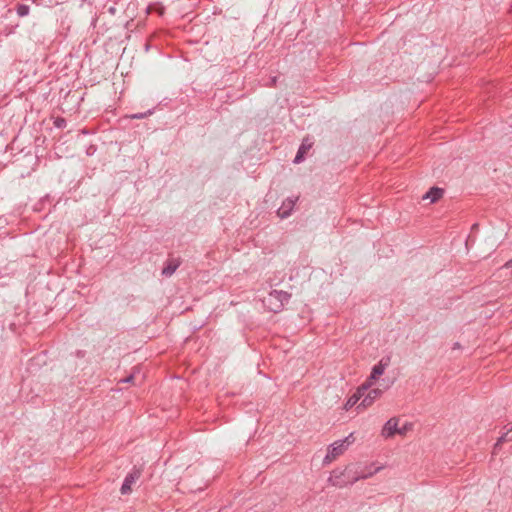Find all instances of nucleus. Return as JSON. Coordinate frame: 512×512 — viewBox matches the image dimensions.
Instances as JSON below:
<instances>
[{"mask_svg":"<svg viewBox=\"0 0 512 512\" xmlns=\"http://www.w3.org/2000/svg\"><path fill=\"white\" fill-rule=\"evenodd\" d=\"M291 294L283 290H272L262 300L263 305L267 310L273 313H279L283 310L284 306L289 302Z\"/></svg>","mask_w":512,"mask_h":512,"instance_id":"f257e3e1","label":"nucleus"},{"mask_svg":"<svg viewBox=\"0 0 512 512\" xmlns=\"http://www.w3.org/2000/svg\"><path fill=\"white\" fill-rule=\"evenodd\" d=\"M354 442L353 433H350L344 439L337 440L329 445L326 456L323 459V464L328 465L338 456L342 455L347 448Z\"/></svg>","mask_w":512,"mask_h":512,"instance_id":"f03ea898","label":"nucleus"},{"mask_svg":"<svg viewBox=\"0 0 512 512\" xmlns=\"http://www.w3.org/2000/svg\"><path fill=\"white\" fill-rule=\"evenodd\" d=\"M380 470H381V467H376L373 471H370L368 473H362L361 475L355 476V477H353L350 480H344L343 479V477L346 474V471H343V472L333 471L331 476L328 478V482L332 486L342 488V487H345V486H347L349 484H354L355 482H357L360 479H367V478L373 476L375 473H377Z\"/></svg>","mask_w":512,"mask_h":512,"instance_id":"7ed1b4c3","label":"nucleus"},{"mask_svg":"<svg viewBox=\"0 0 512 512\" xmlns=\"http://www.w3.org/2000/svg\"><path fill=\"white\" fill-rule=\"evenodd\" d=\"M382 393H383V391L379 388H374V389L368 388L367 391L364 393V396L362 397L363 398L362 401L357 406V410L360 411V410L366 409L367 407L372 405L376 399L381 397Z\"/></svg>","mask_w":512,"mask_h":512,"instance_id":"20e7f679","label":"nucleus"},{"mask_svg":"<svg viewBox=\"0 0 512 512\" xmlns=\"http://www.w3.org/2000/svg\"><path fill=\"white\" fill-rule=\"evenodd\" d=\"M390 362V356L382 357L380 361L373 366L369 380L366 383H370L372 385V381L378 379L385 372L386 368L390 365Z\"/></svg>","mask_w":512,"mask_h":512,"instance_id":"39448f33","label":"nucleus"},{"mask_svg":"<svg viewBox=\"0 0 512 512\" xmlns=\"http://www.w3.org/2000/svg\"><path fill=\"white\" fill-rule=\"evenodd\" d=\"M371 387L370 383H365L361 387L357 389V391L348 398L346 401L344 408L346 410L351 409L353 406H355L358 401L364 396V393L367 391L368 388Z\"/></svg>","mask_w":512,"mask_h":512,"instance_id":"423d86ee","label":"nucleus"},{"mask_svg":"<svg viewBox=\"0 0 512 512\" xmlns=\"http://www.w3.org/2000/svg\"><path fill=\"white\" fill-rule=\"evenodd\" d=\"M297 199V197H288L287 199H285L281 207L277 211L278 216L282 219L289 217L296 204Z\"/></svg>","mask_w":512,"mask_h":512,"instance_id":"0eeeda50","label":"nucleus"},{"mask_svg":"<svg viewBox=\"0 0 512 512\" xmlns=\"http://www.w3.org/2000/svg\"><path fill=\"white\" fill-rule=\"evenodd\" d=\"M398 430V419L393 417L390 418L383 426L381 435L384 438H391L397 433Z\"/></svg>","mask_w":512,"mask_h":512,"instance_id":"6e6552de","label":"nucleus"},{"mask_svg":"<svg viewBox=\"0 0 512 512\" xmlns=\"http://www.w3.org/2000/svg\"><path fill=\"white\" fill-rule=\"evenodd\" d=\"M311 146H312V144L309 143L307 140L303 141L297 151V154H296L293 162L294 163L302 162L304 159L305 153L307 152V150H309L311 148Z\"/></svg>","mask_w":512,"mask_h":512,"instance_id":"1a4fd4ad","label":"nucleus"},{"mask_svg":"<svg viewBox=\"0 0 512 512\" xmlns=\"http://www.w3.org/2000/svg\"><path fill=\"white\" fill-rule=\"evenodd\" d=\"M443 195V190L438 187H432L425 195L424 199H429L431 203L439 200Z\"/></svg>","mask_w":512,"mask_h":512,"instance_id":"9d476101","label":"nucleus"},{"mask_svg":"<svg viewBox=\"0 0 512 512\" xmlns=\"http://www.w3.org/2000/svg\"><path fill=\"white\" fill-rule=\"evenodd\" d=\"M179 266V263L176 262V261H171L169 262L166 267L163 268L162 270V274L163 275H166V276H171L175 271L176 269L178 268Z\"/></svg>","mask_w":512,"mask_h":512,"instance_id":"9b49d317","label":"nucleus"},{"mask_svg":"<svg viewBox=\"0 0 512 512\" xmlns=\"http://www.w3.org/2000/svg\"><path fill=\"white\" fill-rule=\"evenodd\" d=\"M133 481H134V478L132 476L126 477V479L121 487L122 494H126L131 490V484L133 483Z\"/></svg>","mask_w":512,"mask_h":512,"instance_id":"f8f14e48","label":"nucleus"},{"mask_svg":"<svg viewBox=\"0 0 512 512\" xmlns=\"http://www.w3.org/2000/svg\"><path fill=\"white\" fill-rule=\"evenodd\" d=\"M17 14L20 17L26 16L29 14V6L27 5H19L17 8Z\"/></svg>","mask_w":512,"mask_h":512,"instance_id":"ddd939ff","label":"nucleus"},{"mask_svg":"<svg viewBox=\"0 0 512 512\" xmlns=\"http://www.w3.org/2000/svg\"><path fill=\"white\" fill-rule=\"evenodd\" d=\"M410 429V424H405L403 427L398 428L397 434L404 435Z\"/></svg>","mask_w":512,"mask_h":512,"instance_id":"4468645a","label":"nucleus"},{"mask_svg":"<svg viewBox=\"0 0 512 512\" xmlns=\"http://www.w3.org/2000/svg\"><path fill=\"white\" fill-rule=\"evenodd\" d=\"M506 436H507V433H504L503 435H501L498 439H497V442L495 444V447L499 446L500 444H502L503 442L506 441Z\"/></svg>","mask_w":512,"mask_h":512,"instance_id":"2eb2a0df","label":"nucleus"},{"mask_svg":"<svg viewBox=\"0 0 512 512\" xmlns=\"http://www.w3.org/2000/svg\"><path fill=\"white\" fill-rule=\"evenodd\" d=\"M133 379H134V375H130L127 378L122 379L121 382H123V383H131L133 381Z\"/></svg>","mask_w":512,"mask_h":512,"instance_id":"dca6fc26","label":"nucleus"},{"mask_svg":"<svg viewBox=\"0 0 512 512\" xmlns=\"http://www.w3.org/2000/svg\"><path fill=\"white\" fill-rule=\"evenodd\" d=\"M505 429H506V432H505V433H507V434H508L509 432H511V431H512V425H511V424L506 425V426H505Z\"/></svg>","mask_w":512,"mask_h":512,"instance_id":"f3484780","label":"nucleus"},{"mask_svg":"<svg viewBox=\"0 0 512 512\" xmlns=\"http://www.w3.org/2000/svg\"><path fill=\"white\" fill-rule=\"evenodd\" d=\"M144 115L143 114H140V115H133L132 118H142Z\"/></svg>","mask_w":512,"mask_h":512,"instance_id":"a211bd4d","label":"nucleus"},{"mask_svg":"<svg viewBox=\"0 0 512 512\" xmlns=\"http://www.w3.org/2000/svg\"><path fill=\"white\" fill-rule=\"evenodd\" d=\"M459 347H460V344H459L458 342H456V343L454 344V346H453V349H457V348H459Z\"/></svg>","mask_w":512,"mask_h":512,"instance_id":"6ab92c4d","label":"nucleus"},{"mask_svg":"<svg viewBox=\"0 0 512 512\" xmlns=\"http://www.w3.org/2000/svg\"><path fill=\"white\" fill-rule=\"evenodd\" d=\"M477 227H478V224H474V225L472 226V229H477Z\"/></svg>","mask_w":512,"mask_h":512,"instance_id":"aec40b11","label":"nucleus"}]
</instances>
